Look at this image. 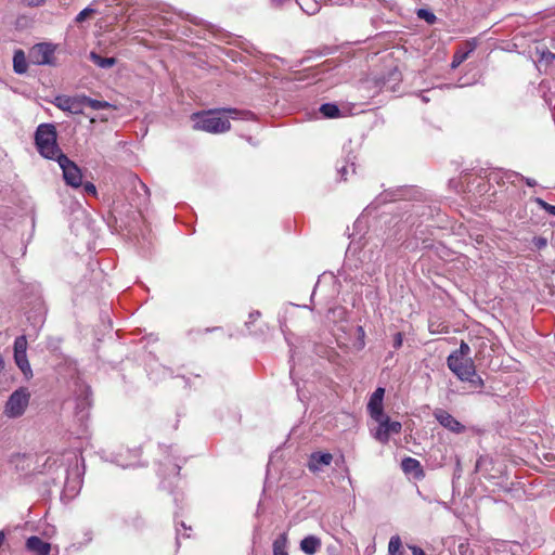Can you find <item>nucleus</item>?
Returning <instances> with one entry per match:
<instances>
[{"instance_id":"c85d7f7f","label":"nucleus","mask_w":555,"mask_h":555,"mask_svg":"<svg viewBox=\"0 0 555 555\" xmlns=\"http://www.w3.org/2000/svg\"><path fill=\"white\" fill-rule=\"evenodd\" d=\"M417 17H420L421 20H424L426 23H428L430 25H433L437 21L436 15L426 9L417 10Z\"/></svg>"},{"instance_id":"37998d69","label":"nucleus","mask_w":555,"mask_h":555,"mask_svg":"<svg viewBox=\"0 0 555 555\" xmlns=\"http://www.w3.org/2000/svg\"><path fill=\"white\" fill-rule=\"evenodd\" d=\"M192 23L196 24V25H201L202 24V20L197 18V17H194V18H191L190 20Z\"/></svg>"},{"instance_id":"72a5a7b5","label":"nucleus","mask_w":555,"mask_h":555,"mask_svg":"<svg viewBox=\"0 0 555 555\" xmlns=\"http://www.w3.org/2000/svg\"><path fill=\"white\" fill-rule=\"evenodd\" d=\"M403 343V336L400 332L396 333L393 336V348L399 349L402 346Z\"/></svg>"},{"instance_id":"b1692460","label":"nucleus","mask_w":555,"mask_h":555,"mask_svg":"<svg viewBox=\"0 0 555 555\" xmlns=\"http://www.w3.org/2000/svg\"><path fill=\"white\" fill-rule=\"evenodd\" d=\"M402 541L399 535H392L388 544L389 555H401Z\"/></svg>"},{"instance_id":"ea45409f","label":"nucleus","mask_w":555,"mask_h":555,"mask_svg":"<svg viewBox=\"0 0 555 555\" xmlns=\"http://www.w3.org/2000/svg\"><path fill=\"white\" fill-rule=\"evenodd\" d=\"M379 201H380V202H387V201L391 202V201H396V195H391V196H390L388 193H386V194H382V195L379 196Z\"/></svg>"},{"instance_id":"f257e3e1","label":"nucleus","mask_w":555,"mask_h":555,"mask_svg":"<svg viewBox=\"0 0 555 555\" xmlns=\"http://www.w3.org/2000/svg\"><path fill=\"white\" fill-rule=\"evenodd\" d=\"M220 112L229 114L231 118H237L238 115L251 116L250 112H240L236 108H223L220 111H209L205 113L193 114L196 119L193 128L210 133H221L230 129V121L227 117H221Z\"/></svg>"},{"instance_id":"6e6552de","label":"nucleus","mask_w":555,"mask_h":555,"mask_svg":"<svg viewBox=\"0 0 555 555\" xmlns=\"http://www.w3.org/2000/svg\"><path fill=\"white\" fill-rule=\"evenodd\" d=\"M433 415L435 420L446 429L453 434H463L465 426L452 416L448 411L437 408L434 410Z\"/></svg>"},{"instance_id":"cd10ccee","label":"nucleus","mask_w":555,"mask_h":555,"mask_svg":"<svg viewBox=\"0 0 555 555\" xmlns=\"http://www.w3.org/2000/svg\"><path fill=\"white\" fill-rule=\"evenodd\" d=\"M469 354H470L469 345L467 343H465L464 340H462L460 344V348L452 351L449 356H457V357H461V359H463V358H470Z\"/></svg>"},{"instance_id":"aec40b11","label":"nucleus","mask_w":555,"mask_h":555,"mask_svg":"<svg viewBox=\"0 0 555 555\" xmlns=\"http://www.w3.org/2000/svg\"><path fill=\"white\" fill-rule=\"evenodd\" d=\"M428 330L431 334L449 333V325L440 321L438 318H430L428 322Z\"/></svg>"},{"instance_id":"4be33fe9","label":"nucleus","mask_w":555,"mask_h":555,"mask_svg":"<svg viewBox=\"0 0 555 555\" xmlns=\"http://www.w3.org/2000/svg\"><path fill=\"white\" fill-rule=\"evenodd\" d=\"M82 104H83V107L85 106H89V107H91L92 109H95V111L106 109V108H111L112 107V104L106 102V101L94 100V99H91V98H89L87 95H83V94H82Z\"/></svg>"},{"instance_id":"1a4fd4ad","label":"nucleus","mask_w":555,"mask_h":555,"mask_svg":"<svg viewBox=\"0 0 555 555\" xmlns=\"http://www.w3.org/2000/svg\"><path fill=\"white\" fill-rule=\"evenodd\" d=\"M52 103L57 108L70 114H82L83 112L82 94L75 96L57 95Z\"/></svg>"},{"instance_id":"4468645a","label":"nucleus","mask_w":555,"mask_h":555,"mask_svg":"<svg viewBox=\"0 0 555 555\" xmlns=\"http://www.w3.org/2000/svg\"><path fill=\"white\" fill-rule=\"evenodd\" d=\"M26 548L36 555H49L51 544L37 535H31L26 540Z\"/></svg>"},{"instance_id":"ddd939ff","label":"nucleus","mask_w":555,"mask_h":555,"mask_svg":"<svg viewBox=\"0 0 555 555\" xmlns=\"http://www.w3.org/2000/svg\"><path fill=\"white\" fill-rule=\"evenodd\" d=\"M333 455L328 452H313L308 462V467L311 472L315 473L322 469L323 466L331 465Z\"/></svg>"},{"instance_id":"a19ab883","label":"nucleus","mask_w":555,"mask_h":555,"mask_svg":"<svg viewBox=\"0 0 555 555\" xmlns=\"http://www.w3.org/2000/svg\"><path fill=\"white\" fill-rule=\"evenodd\" d=\"M74 2H75V0H59L60 5L63 7V8H68Z\"/></svg>"},{"instance_id":"39448f33","label":"nucleus","mask_w":555,"mask_h":555,"mask_svg":"<svg viewBox=\"0 0 555 555\" xmlns=\"http://www.w3.org/2000/svg\"><path fill=\"white\" fill-rule=\"evenodd\" d=\"M449 370L460 379H468L474 374L475 363L472 358H463L457 356H449L447 358Z\"/></svg>"},{"instance_id":"0eeeda50","label":"nucleus","mask_w":555,"mask_h":555,"mask_svg":"<svg viewBox=\"0 0 555 555\" xmlns=\"http://www.w3.org/2000/svg\"><path fill=\"white\" fill-rule=\"evenodd\" d=\"M55 46L48 42L35 44L29 52L30 61L37 65H52Z\"/></svg>"},{"instance_id":"f8f14e48","label":"nucleus","mask_w":555,"mask_h":555,"mask_svg":"<svg viewBox=\"0 0 555 555\" xmlns=\"http://www.w3.org/2000/svg\"><path fill=\"white\" fill-rule=\"evenodd\" d=\"M349 0H296L298 5L309 15H313L319 12L321 2H328L332 5H344Z\"/></svg>"},{"instance_id":"473e14b6","label":"nucleus","mask_w":555,"mask_h":555,"mask_svg":"<svg viewBox=\"0 0 555 555\" xmlns=\"http://www.w3.org/2000/svg\"><path fill=\"white\" fill-rule=\"evenodd\" d=\"M82 186H83L85 193H87L89 195H96V188L93 183L86 182Z\"/></svg>"},{"instance_id":"f03ea898","label":"nucleus","mask_w":555,"mask_h":555,"mask_svg":"<svg viewBox=\"0 0 555 555\" xmlns=\"http://www.w3.org/2000/svg\"><path fill=\"white\" fill-rule=\"evenodd\" d=\"M56 128L52 124H41L35 132V143L41 156L48 159H59L64 154L56 142Z\"/></svg>"},{"instance_id":"5701e85b","label":"nucleus","mask_w":555,"mask_h":555,"mask_svg":"<svg viewBox=\"0 0 555 555\" xmlns=\"http://www.w3.org/2000/svg\"><path fill=\"white\" fill-rule=\"evenodd\" d=\"M321 114L326 118H336L339 117L340 111L336 104L333 103H324L320 107Z\"/></svg>"},{"instance_id":"49530a36","label":"nucleus","mask_w":555,"mask_h":555,"mask_svg":"<svg viewBox=\"0 0 555 555\" xmlns=\"http://www.w3.org/2000/svg\"><path fill=\"white\" fill-rule=\"evenodd\" d=\"M179 538H180V529L177 528V540L179 541Z\"/></svg>"},{"instance_id":"9d476101","label":"nucleus","mask_w":555,"mask_h":555,"mask_svg":"<svg viewBox=\"0 0 555 555\" xmlns=\"http://www.w3.org/2000/svg\"><path fill=\"white\" fill-rule=\"evenodd\" d=\"M402 80L401 73L398 70L397 67H393L389 69V72L386 75H382L375 79V85L380 90L395 92L397 91V86Z\"/></svg>"},{"instance_id":"2f4dec72","label":"nucleus","mask_w":555,"mask_h":555,"mask_svg":"<svg viewBox=\"0 0 555 555\" xmlns=\"http://www.w3.org/2000/svg\"><path fill=\"white\" fill-rule=\"evenodd\" d=\"M533 244L538 249H543L547 245V240L542 236H538L533 238Z\"/></svg>"},{"instance_id":"f3484780","label":"nucleus","mask_w":555,"mask_h":555,"mask_svg":"<svg viewBox=\"0 0 555 555\" xmlns=\"http://www.w3.org/2000/svg\"><path fill=\"white\" fill-rule=\"evenodd\" d=\"M13 69L16 74H25L27 72V61L23 50H16L13 56Z\"/></svg>"},{"instance_id":"de8ad7c7","label":"nucleus","mask_w":555,"mask_h":555,"mask_svg":"<svg viewBox=\"0 0 555 555\" xmlns=\"http://www.w3.org/2000/svg\"><path fill=\"white\" fill-rule=\"evenodd\" d=\"M181 526H182V528H183L184 530H186V526H185V524H184L183 521L181 522Z\"/></svg>"},{"instance_id":"a878e982","label":"nucleus","mask_w":555,"mask_h":555,"mask_svg":"<svg viewBox=\"0 0 555 555\" xmlns=\"http://www.w3.org/2000/svg\"><path fill=\"white\" fill-rule=\"evenodd\" d=\"M463 382L469 383L470 387L475 389H482L485 386L483 379L476 373V367H474V374Z\"/></svg>"},{"instance_id":"2eb2a0df","label":"nucleus","mask_w":555,"mask_h":555,"mask_svg":"<svg viewBox=\"0 0 555 555\" xmlns=\"http://www.w3.org/2000/svg\"><path fill=\"white\" fill-rule=\"evenodd\" d=\"M321 545V540L315 535H308L300 541V550L307 555H314Z\"/></svg>"},{"instance_id":"58836bf2","label":"nucleus","mask_w":555,"mask_h":555,"mask_svg":"<svg viewBox=\"0 0 555 555\" xmlns=\"http://www.w3.org/2000/svg\"><path fill=\"white\" fill-rule=\"evenodd\" d=\"M410 550L412 551L413 555H426V553L418 546L412 545L410 546Z\"/></svg>"},{"instance_id":"c03bdc74","label":"nucleus","mask_w":555,"mask_h":555,"mask_svg":"<svg viewBox=\"0 0 555 555\" xmlns=\"http://www.w3.org/2000/svg\"><path fill=\"white\" fill-rule=\"evenodd\" d=\"M4 369V360L2 356L0 354V372Z\"/></svg>"},{"instance_id":"c9c22d12","label":"nucleus","mask_w":555,"mask_h":555,"mask_svg":"<svg viewBox=\"0 0 555 555\" xmlns=\"http://www.w3.org/2000/svg\"><path fill=\"white\" fill-rule=\"evenodd\" d=\"M27 7L36 8L42 7L47 0H24Z\"/></svg>"},{"instance_id":"7ed1b4c3","label":"nucleus","mask_w":555,"mask_h":555,"mask_svg":"<svg viewBox=\"0 0 555 555\" xmlns=\"http://www.w3.org/2000/svg\"><path fill=\"white\" fill-rule=\"evenodd\" d=\"M30 400V392L25 387H20L18 389L14 390L10 397L8 398L5 405H4V414L9 418H17L21 417Z\"/></svg>"},{"instance_id":"f704fd0d","label":"nucleus","mask_w":555,"mask_h":555,"mask_svg":"<svg viewBox=\"0 0 555 555\" xmlns=\"http://www.w3.org/2000/svg\"><path fill=\"white\" fill-rule=\"evenodd\" d=\"M466 55H467V53L462 54V55H460L457 53L454 54L453 61H452V67L459 66L465 60Z\"/></svg>"},{"instance_id":"7c9ffc66","label":"nucleus","mask_w":555,"mask_h":555,"mask_svg":"<svg viewBox=\"0 0 555 555\" xmlns=\"http://www.w3.org/2000/svg\"><path fill=\"white\" fill-rule=\"evenodd\" d=\"M537 203L548 214L555 216V205H551L541 198H537Z\"/></svg>"},{"instance_id":"393cba45","label":"nucleus","mask_w":555,"mask_h":555,"mask_svg":"<svg viewBox=\"0 0 555 555\" xmlns=\"http://www.w3.org/2000/svg\"><path fill=\"white\" fill-rule=\"evenodd\" d=\"M28 460V456L26 454H20V453H16V454H13L11 456V464L14 465V467L17 469V470H26L28 468V465L25 466V462Z\"/></svg>"},{"instance_id":"79ce46f5","label":"nucleus","mask_w":555,"mask_h":555,"mask_svg":"<svg viewBox=\"0 0 555 555\" xmlns=\"http://www.w3.org/2000/svg\"><path fill=\"white\" fill-rule=\"evenodd\" d=\"M65 489H66V491H75V490H76V488H75V487H73V488L70 487L69 481H68V480L66 481Z\"/></svg>"},{"instance_id":"c756f323","label":"nucleus","mask_w":555,"mask_h":555,"mask_svg":"<svg viewBox=\"0 0 555 555\" xmlns=\"http://www.w3.org/2000/svg\"><path fill=\"white\" fill-rule=\"evenodd\" d=\"M95 13H96L95 9L88 7V8L83 9L82 11H80L76 15L75 23L80 24V23L85 22L88 17H90L92 14H95Z\"/></svg>"},{"instance_id":"09e8293b","label":"nucleus","mask_w":555,"mask_h":555,"mask_svg":"<svg viewBox=\"0 0 555 555\" xmlns=\"http://www.w3.org/2000/svg\"><path fill=\"white\" fill-rule=\"evenodd\" d=\"M554 246H555V240H554Z\"/></svg>"},{"instance_id":"423d86ee","label":"nucleus","mask_w":555,"mask_h":555,"mask_svg":"<svg viewBox=\"0 0 555 555\" xmlns=\"http://www.w3.org/2000/svg\"><path fill=\"white\" fill-rule=\"evenodd\" d=\"M376 422L378 423V427L373 433V437L383 444L389 441L391 434H400L402 429L401 423L391 421L388 415H384V417L378 418Z\"/></svg>"},{"instance_id":"4c0bfd02","label":"nucleus","mask_w":555,"mask_h":555,"mask_svg":"<svg viewBox=\"0 0 555 555\" xmlns=\"http://www.w3.org/2000/svg\"><path fill=\"white\" fill-rule=\"evenodd\" d=\"M337 170H338V172L340 173L341 179L347 180L348 166H347V165H344V166L339 167Z\"/></svg>"},{"instance_id":"a211bd4d","label":"nucleus","mask_w":555,"mask_h":555,"mask_svg":"<svg viewBox=\"0 0 555 555\" xmlns=\"http://www.w3.org/2000/svg\"><path fill=\"white\" fill-rule=\"evenodd\" d=\"M14 361L27 379L33 376V371L27 359V353H14Z\"/></svg>"},{"instance_id":"9b49d317","label":"nucleus","mask_w":555,"mask_h":555,"mask_svg":"<svg viewBox=\"0 0 555 555\" xmlns=\"http://www.w3.org/2000/svg\"><path fill=\"white\" fill-rule=\"evenodd\" d=\"M385 395V389L382 387H378L375 389V391L371 395L369 403H367V411L370 413V416L377 421L378 418L384 417L386 415L384 413V406H383V399Z\"/></svg>"},{"instance_id":"a18cd8bd","label":"nucleus","mask_w":555,"mask_h":555,"mask_svg":"<svg viewBox=\"0 0 555 555\" xmlns=\"http://www.w3.org/2000/svg\"><path fill=\"white\" fill-rule=\"evenodd\" d=\"M350 168H351L352 173H354L356 172V168H354V164L353 163L350 164Z\"/></svg>"},{"instance_id":"20e7f679","label":"nucleus","mask_w":555,"mask_h":555,"mask_svg":"<svg viewBox=\"0 0 555 555\" xmlns=\"http://www.w3.org/2000/svg\"><path fill=\"white\" fill-rule=\"evenodd\" d=\"M56 162L63 171L65 183L75 189L80 188L82 185V173L80 168L65 154H61Z\"/></svg>"},{"instance_id":"412c9836","label":"nucleus","mask_w":555,"mask_h":555,"mask_svg":"<svg viewBox=\"0 0 555 555\" xmlns=\"http://www.w3.org/2000/svg\"><path fill=\"white\" fill-rule=\"evenodd\" d=\"M287 535L280 534L273 542V555H288L287 553Z\"/></svg>"},{"instance_id":"dca6fc26","label":"nucleus","mask_w":555,"mask_h":555,"mask_svg":"<svg viewBox=\"0 0 555 555\" xmlns=\"http://www.w3.org/2000/svg\"><path fill=\"white\" fill-rule=\"evenodd\" d=\"M401 468L405 474H413L415 477L423 476V468L416 459L413 457H404L401 461Z\"/></svg>"},{"instance_id":"e433bc0d","label":"nucleus","mask_w":555,"mask_h":555,"mask_svg":"<svg viewBox=\"0 0 555 555\" xmlns=\"http://www.w3.org/2000/svg\"><path fill=\"white\" fill-rule=\"evenodd\" d=\"M513 175L519 177L521 180H525L528 186H534L537 184V181L531 178H525L524 176H520L519 173L516 172H514Z\"/></svg>"},{"instance_id":"6ab92c4d","label":"nucleus","mask_w":555,"mask_h":555,"mask_svg":"<svg viewBox=\"0 0 555 555\" xmlns=\"http://www.w3.org/2000/svg\"><path fill=\"white\" fill-rule=\"evenodd\" d=\"M89 57L96 66L101 68H111L117 63L115 57H103L94 51L90 52Z\"/></svg>"},{"instance_id":"bb28decb","label":"nucleus","mask_w":555,"mask_h":555,"mask_svg":"<svg viewBox=\"0 0 555 555\" xmlns=\"http://www.w3.org/2000/svg\"><path fill=\"white\" fill-rule=\"evenodd\" d=\"M14 353H26L27 339L25 335L17 336L14 340Z\"/></svg>"}]
</instances>
